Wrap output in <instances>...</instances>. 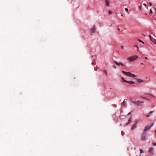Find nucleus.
<instances>
[{
    "label": "nucleus",
    "mask_w": 156,
    "mask_h": 156,
    "mask_svg": "<svg viewBox=\"0 0 156 156\" xmlns=\"http://www.w3.org/2000/svg\"><path fill=\"white\" fill-rule=\"evenodd\" d=\"M122 72L124 74L128 77H136V75L135 74H132L130 72H126L123 70Z\"/></svg>",
    "instance_id": "1"
},
{
    "label": "nucleus",
    "mask_w": 156,
    "mask_h": 156,
    "mask_svg": "<svg viewBox=\"0 0 156 156\" xmlns=\"http://www.w3.org/2000/svg\"><path fill=\"white\" fill-rule=\"evenodd\" d=\"M138 56L137 55H134L133 56H130L127 58V60L129 62H131L134 61L138 58Z\"/></svg>",
    "instance_id": "2"
},
{
    "label": "nucleus",
    "mask_w": 156,
    "mask_h": 156,
    "mask_svg": "<svg viewBox=\"0 0 156 156\" xmlns=\"http://www.w3.org/2000/svg\"><path fill=\"white\" fill-rule=\"evenodd\" d=\"M131 101L132 103L135 104L139 106H141L142 105V103L144 102V101H141L139 100L132 101Z\"/></svg>",
    "instance_id": "3"
},
{
    "label": "nucleus",
    "mask_w": 156,
    "mask_h": 156,
    "mask_svg": "<svg viewBox=\"0 0 156 156\" xmlns=\"http://www.w3.org/2000/svg\"><path fill=\"white\" fill-rule=\"evenodd\" d=\"M146 134V133L143 132L141 137L142 140L143 141H145L147 139Z\"/></svg>",
    "instance_id": "4"
},
{
    "label": "nucleus",
    "mask_w": 156,
    "mask_h": 156,
    "mask_svg": "<svg viewBox=\"0 0 156 156\" xmlns=\"http://www.w3.org/2000/svg\"><path fill=\"white\" fill-rule=\"evenodd\" d=\"M152 126L153 124L151 125V126L148 125L146 126L144 128V129L143 132L147 133V131L149 130Z\"/></svg>",
    "instance_id": "5"
},
{
    "label": "nucleus",
    "mask_w": 156,
    "mask_h": 156,
    "mask_svg": "<svg viewBox=\"0 0 156 156\" xmlns=\"http://www.w3.org/2000/svg\"><path fill=\"white\" fill-rule=\"evenodd\" d=\"M122 80L124 82L128 83L129 84H133L135 83V82L133 81H129L127 80H126L123 77H122L121 78Z\"/></svg>",
    "instance_id": "6"
},
{
    "label": "nucleus",
    "mask_w": 156,
    "mask_h": 156,
    "mask_svg": "<svg viewBox=\"0 0 156 156\" xmlns=\"http://www.w3.org/2000/svg\"><path fill=\"white\" fill-rule=\"evenodd\" d=\"M96 30V28L95 26H94L93 27L90 29V32L91 33V34H92L93 33H94Z\"/></svg>",
    "instance_id": "7"
},
{
    "label": "nucleus",
    "mask_w": 156,
    "mask_h": 156,
    "mask_svg": "<svg viewBox=\"0 0 156 156\" xmlns=\"http://www.w3.org/2000/svg\"><path fill=\"white\" fill-rule=\"evenodd\" d=\"M148 152L151 155H154V152H153V148L152 147H150L148 150Z\"/></svg>",
    "instance_id": "8"
},
{
    "label": "nucleus",
    "mask_w": 156,
    "mask_h": 156,
    "mask_svg": "<svg viewBox=\"0 0 156 156\" xmlns=\"http://www.w3.org/2000/svg\"><path fill=\"white\" fill-rule=\"evenodd\" d=\"M114 62L118 66H120V65H121L122 66H124V65L122 64V63L121 62H117L116 61H114Z\"/></svg>",
    "instance_id": "9"
},
{
    "label": "nucleus",
    "mask_w": 156,
    "mask_h": 156,
    "mask_svg": "<svg viewBox=\"0 0 156 156\" xmlns=\"http://www.w3.org/2000/svg\"><path fill=\"white\" fill-rule=\"evenodd\" d=\"M137 127L136 125V124H134L131 127V129L132 130L134 129L135 128H136Z\"/></svg>",
    "instance_id": "10"
},
{
    "label": "nucleus",
    "mask_w": 156,
    "mask_h": 156,
    "mask_svg": "<svg viewBox=\"0 0 156 156\" xmlns=\"http://www.w3.org/2000/svg\"><path fill=\"white\" fill-rule=\"evenodd\" d=\"M151 41L154 44H156V39L153 38V39L151 38Z\"/></svg>",
    "instance_id": "11"
},
{
    "label": "nucleus",
    "mask_w": 156,
    "mask_h": 156,
    "mask_svg": "<svg viewBox=\"0 0 156 156\" xmlns=\"http://www.w3.org/2000/svg\"><path fill=\"white\" fill-rule=\"evenodd\" d=\"M106 5L107 6H108L110 4V2L108 0H105Z\"/></svg>",
    "instance_id": "12"
},
{
    "label": "nucleus",
    "mask_w": 156,
    "mask_h": 156,
    "mask_svg": "<svg viewBox=\"0 0 156 156\" xmlns=\"http://www.w3.org/2000/svg\"><path fill=\"white\" fill-rule=\"evenodd\" d=\"M153 113V111H151L149 113H148V114L147 115H146V116L147 117H149L150 116V115L152 114Z\"/></svg>",
    "instance_id": "13"
},
{
    "label": "nucleus",
    "mask_w": 156,
    "mask_h": 156,
    "mask_svg": "<svg viewBox=\"0 0 156 156\" xmlns=\"http://www.w3.org/2000/svg\"><path fill=\"white\" fill-rule=\"evenodd\" d=\"M125 100H124L122 102L123 106L125 107H126V102H125Z\"/></svg>",
    "instance_id": "14"
},
{
    "label": "nucleus",
    "mask_w": 156,
    "mask_h": 156,
    "mask_svg": "<svg viewBox=\"0 0 156 156\" xmlns=\"http://www.w3.org/2000/svg\"><path fill=\"white\" fill-rule=\"evenodd\" d=\"M139 119H135L134 121L135 123H134V124H136V125H137V123L139 122Z\"/></svg>",
    "instance_id": "15"
},
{
    "label": "nucleus",
    "mask_w": 156,
    "mask_h": 156,
    "mask_svg": "<svg viewBox=\"0 0 156 156\" xmlns=\"http://www.w3.org/2000/svg\"><path fill=\"white\" fill-rule=\"evenodd\" d=\"M132 120V117H131L129 119V122L127 123V124H128L130 122H131Z\"/></svg>",
    "instance_id": "16"
},
{
    "label": "nucleus",
    "mask_w": 156,
    "mask_h": 156,
    "mask_svg": "<svg viewBox=\"0 0 156 156\" xmlns=\"http://www.w3.org/2000/svg\"><path fill=\"white\" fill-rule=\"evenodd\" d=\"M103 71H104V73L105 74L106 76H107V70L106 69H104V70Z\"/></svg>",
    "instance_id": "17"
},
{
    "label": "nucleus",
    "mask_w": 156,
    "mask_h": 156,
    "mask_svg": "<svg viewBox=\"0 0 156 156\" xmlns=\"http://www.w3.org/2000/svg\"><path fill=\"white\" fill-rule=\"evenodd\" d=\"M135 47L137 49V50L139 51V48L138 46L137 45H136L135 46Z\"/></svg>",
    "instance_id": "18"
},
{
    "label": "nucleus",
    "mask_w": 156,
    "mask_h": 156,
    "mask_svg": "<svg viewBox=\"0 0 156 156\" xmlns=\"http://www.w3.org/2000/svg\"><path fill=\"white\" fill-rule=\"evenodd\" d=\"M138 81L140 82H143V80L141 79H137Z\"/></svg>",
    "instance_id": "19"
},
{
    "label": "nucleus",
    "mask_w": 156,
    "mask_h": 156,
    "mask_svg": "<svg viewBox=\"0 0 156 156\" xmlns=\"http://www.w3.org/2000/svg\"><path fill=\"white\" fill-rule=\"evenodd\" d=\"M109 13L110 15H111L112 13V12L111 10H109Z\"/></svg>",
    "instance_id": "20"
},
{
    "label": "nucleus",
    "mask_w": 156,
    "mask_h": 156,
    "mask_svg": "<svg viewBox=\"0 0 156 156\" xmlns=\"http://www.w3.org/2000/svg\"><path fill=\"white\" fill-rule=\"evenodd\" d=\"M145 95H150L151 96H153L152 94H148V93H145Z\"/></svg>",
    "instance_id": "21"
},
{
    "label": "nucleus",
    "mask_w": 156,
    "mask_h": 156,
    "mask_svg": "<svg viewBox=\"0 0 156 156\" xmlns=\"http://www.w3.org/2000/svg\"><path fill=\"white\" fill-rule=\"evenodd\" d=\"M138 41L140 42H142L143 44H144V42H143V41H142L140 40H138Z\"/></svg>",
    "instance_id": "22"
},
{
    "label": "nucleus",
    "mask_w": 156,
    "mask_h": 156,
    "mask_svg": "<svg viewBox=\"0 0 156 156\" xmlns=\"http://www.w3.org/2000/svg\"><path fill=\"white\" fill-rule=\"evenodd\" d=\"M141 98L146 99L147 100H149V99L145 97H142Z\"/></svg>",
    "instance_id": "23"
},
{
    "label": "nucleus",
    "mask_w": 156,
    "mask_h": 156,
    "mask_svg": "<svg viewBox=\"0 0 156 156\" xmlns=\"http://www.w3.org/2000/svg\"><path fill=\"white\" fill-rule=\"evenodd\" d=\"M112 67L115 69H116V67L115 65H113L112 66Z\"/></svg>",
    "instance_id": "24"
},
{
    "label": "nucleus",
    "mask_w": 156,
    "mask_h": 156,
    "mask_svg": "<svg viewBox=\"0 0 156 156\" xmlns=\"http://www.w3.org/2000/svg\"><path fill=\"white\" fill-rule=\"evenodd\" d=\"M150 14H151L153 13V12H152V10L151 9L150 10Z\"/></svg>",
    "instance_id": "25"
},
{
    "label": "nucleus",
    "mask_w": 156,
    "mask_h": 156,
    "mask_svg": "<svg viewBox=\"0 0 156 156\" xmlns=\"http://www.w3.org/2000/svg\"><path fill=\"white\" fill-rule=\"evenodd\" d=\"M152 144L153 146L156 145V143H152Z\"/></svg>",
    "instance_id": "26"
},
{
    "label": "nucleus",
    "mask_w": 156,
    "mask_h": 156,
    "mask_svg": "<svg viewBox=\"0 0 156 156\" xmlns=\"http://www.w3.org/2000/svg\"><path fill=\"white\" fill-rule=\"evenodd\" d=\"M121 48L122 49H123L124 48V47L123 45H122L121 46Z\"/></svg>",
    "instance_id": "27"
},
{
    "label": "nucleus",
    "mask_w": 156,
    "mask_h": 156,
    "mask_svg": "<svg viewBox=\"0 0 156 156\" xmlns=\"http://www.w3.org/2000/svg\"><path fill=\"white\" fill-rule=\"evenodd\" d=\"M125 10L126 12H128V9L127 8H126L125 9Z\"/></svg>",
    "instance_id": "28"
},
{
    "label": "nucleus",
    "mask_w": 156,
    "mask_h": 156,
    "mask_svg": "<svg viewBox=\"0 0 156 156\" xmlns=\"http://www.w3.org/2000/svg\"><path fill=\"white\" fill-rule=\"evenodd\" d=\"M149 37H150V39H151H151H153V37L151 36L150 35H149Z\"/></svg>",
    "instance_id": "29"
},
{
    "label": "nucleus",
    "mask_w": 156,
    "mask_h": 156,
    "mask_svg": "<svg viewBox=\"0 0 156 156\" xmlns=\"http://www.w3.org/2000/svg\"><path fill=\"white\" fill-rule=\"evenodd\" d=\"M139 8H140V9H141V8H142L141 5V6H139Z\"/></svg>",
    "instance_id": "30"
},
{
    "label": "nucleus",
    "mask_w": 156,
    "mask_h": 156,
    "mask_svg": "<svg viewBox=\"0 0 156 156\" xmlns=\"http://www.w3.org/2000/svg\"><path fill=\"white\" fill-rule=\"evenodd\" d=\"M140 152L141 153L143 152V151L141 149H140Z\"/></svg>",
    "instance_id": "31"
},
{
    "label": "nucleus",
    "mask_w": 156,
    "mask_h": 156,
    "mask_svg": "<svg viewBox=\"0 0 156 156\" xmlns=\"http://www.w3.org/2000/svg\"><path fill=\"white\" fill-rule=\"evenodd\" d=\"M143 5H144L145 6H146V4L144 3V4H143Z\"/></svg>",
    "instance_id": "32"
},
{
    "label": "nucleus",
    "mask_w": 156,
    "mask_h": 156,
    "mask_svg": "<svg viewBox=\"0 0 156 156\" xmlns=\"http://www.w3.org/2000/svg\"><path fill=\"white\" fill-rule=\"evenodd\" d=\"M149 5H150V6H152V4H151V3H150L149 4Z\"/></svg>",
    "instance_id": "33"
},
{
    "label": "nucleus",
    "mask_w": 156,
    "mask_h": 156,
    "mask_svg": "<svg viewBox=\"0 0 156 156\" xmlns=\"http://www.w3.org/2000/svg\"><path fill=\"white\" fill-rule=\"evenodd\" d=\"M140 64L142 65H144V64L143 63H141Z\"/></svg>",
    "instance_id": "34"
},
{
    "label": "nucleus",
    "mask_w": 156,
    "mask_h": 156,
    "mask_svg": "<svg viewBox=\"0 0 156 156\" xmlns=\"http://www.w3.org/2000/svg\"><path fill=\"white\" fill-rule=\"evenodd\" d=\"M130 113H131V112H130L129 113H128V115H129L130 114Z\"/></svg>",
    "instance_id": "35"
},
{
    "label": "nucleus",
    "mask_w": 156,
    "mask_h": 156,
    "mask_svg": "<svg viewBox=\"0 0 156 156\" xmlns=\"http://www.w3.org/2000/svg\"><path fill=\"white\" fill-rule=\"evenodd\" d=\"M142 35H143V36H145V35H144V34H142Z\"/></svg>",
    "instance_id": "36"
},
{
    "label": "nucleus",
    "mask_w": 156,
    "mask_h": 156,
    "mask_svg": "<svg viewBox=\"0 0 156 156\" xmlns=\"http://www.w3.org/2000/svg\"><path fill=\"white\" fill-rule=\"evenodd\" d=\"M145 58H146V59H147V57H145Z\"/></svg>",
    "instance_id": "37"
},
{
    "label": "nucleus",
    "mask_w": 156,
    "mask_h": 156,
    "mask_svg": "<svg viewBox=\"0 0 156 156\" xmlns=\"http://www.w3.org/2000/svg\"><path fill=\"white\" fill-rule=\"evenodd\" d=\"M155 133H156V129L155 131Z\"/></svg>",
    "instance_id": "38"
},
{
    "label": "nucleus",
    "mask_w": 156,
    "mask_h": 156,
    "mask_svg": "<svg viewBox=\"0 0 156 156\" xmlns=\"http://www.w3.org/2000/svg\"><path fill=\"white\" fill-rule=\"evenodd\" d=\"M118 30H120V29L119 28H118Z\"/></svg>",
    "instance_id": "39"
},
{
    "label": "nucleus",
    "mask_w": 156,
    "mask_h": 156,
    "mask_svg": "<svg viewBox=\"0 0 156 156\" xmlns=\"http://www.w3.org/2000/svg\"><path fill=\"white\" fill-rule=\"evenodd\" d=\"M121 16H123L122 14L121 15Z\"/></svg>",
    "instance_id": "40"
},
{
    "label": "nucleus",
    "mask_w": 156,
    "mask_h": 156,
    "mask_svg": "<svg viewBox=\"0 0 156 156\" xmlns=\"http://www.w3.org/2000/svg\"><path fill=\"white\" fill-rule=\"evenodd\" d=\"M155 11H156V8L155 9Z\"/></svg>",
    "instance_id": "41"
}]
</instances>
